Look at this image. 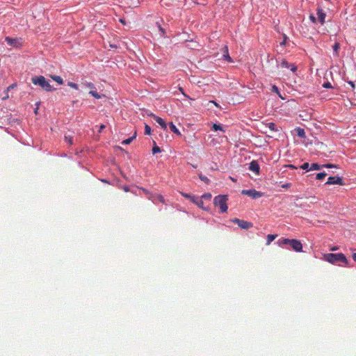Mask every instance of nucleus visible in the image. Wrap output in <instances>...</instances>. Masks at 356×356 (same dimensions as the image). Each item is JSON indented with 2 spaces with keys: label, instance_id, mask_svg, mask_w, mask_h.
I'll return each instance as SVG.
<instances>
[{
  "label": "nucleus",
  "instance_id": "nucleus-1",
  "mask_svg": "<svg viewBox=\"0 0 356 356\" xmlns=\"http://www.w3.org/2000/svg\"><path fill=\"white\" fill-rule=\"evenodd\" d=\"M279 245H289L291 247V250L296 252H302V243L298 239H289V238H280L278 241Z\"/></svg>",
  "mask_w": 356,
  "mask_h": 356
},
{
  "label": "nucleus",
  "instance_id": "nucleus-2",
  "mask_svg": "<svg viewBox=\"0 0 356 356\" xmlns=\"http://www.w3.org/2000/svg\"><path fill=\"white\" fill-rule=\"evenodd\" d=\"M325 260L332 264H336L338 262L343 263L347 265V259L343 253H327L323 256Z\"/></svg>",
  "mask_w": 356,
  "mask_h": 356
},
{
  "label": "nucleus",
  "instance_id": "nucleus-3",
  "mask_svg": "<svg viewBox=\"0 0 356 356\" xmlns=\"http://www.w3.org/2000/svg\"><path fill=\"white\" fill-rule=\"evenodd\" d=\"M31 81L34 85L40 86L45 91L50 92L54 90L49 81L43 76H35L32 77Z\"/></svg>",
  "mask_w": 356,
  "mask_h": 356
},
{
  "label": "nucleus",
  "instance_id": "nucleus-4",
  "mask_svg": "<svg viewBox=\"0 0 356 356\" xmlns=\"http://www.w3.org/2000/svg\"><path fill=\"white\" fill-rule=\"evenodd\" d=\"M227 197L225 195H219L213 198V205L219 208V212L225 213L227 212Z\"/></svg>",
  "mask_w": 356,
  "mask_h": 356
},
{
  "label": "nucleus",
  "instance_id": "nucleus-5",
  "mask_svg": "<svg viewBox=\"0 0 356 356\" xmlns=\"http://www.w3.org/2000/svg\"><path fill=\"white\" fill-rule=\"evenodd\" d=\"M232 222L235 223L238 225V227L243 229H248L252 228V223L250 222H248L244 220H240L237 218H232L230 220Z\"/></svg>",
  "mask_w": 356,
  "mask_h": 356
},
{
  "label": "nucleus",
  "instance_id": "nucleus-6",
  "mask_svg": "<svg viewBox=\"0 0 356 356\" xmlns=\"http://www.w3.org/2000/svg\"><path fill=\"white\" fill-rule=\"evenodd\" d=\"M83 85L86 87L90 89V90L89 91V94H90L95 98L100 99L102 97H105L104 95H100L98 93L96 88L95 87V86L92 83L86 82V83H83Z\"/></svg>",
  "mask_w": 356,
  "mask_h": 356
},
{
  "label": "nucleus",
  "instance_id": "nucleus-7",
  "mask_svg": "<svg viewBox=\"0 0 356 356\" xmlns=\"http://www.w3.org/2000/svg\"><path fill=\"white\" fill-rule=\"evenodd\" d=\"M241 194L246 195L248 197L253 198V199H257V198L262 197V193H261L260 191L254 190V189L243 190V191H241Z\"/></svg>",
  "mask_w": 356,
  "mask_h": 356
},
{
  "label": "nucleus",
  "instance_id": "nucleus-8",
  "mask_svg": "<svg viewBox=\"0 0 356 356\" xmlns=\"http://www.w3.org/2000/svg\"><path fill=\"white\" fill-rule=\"evenodd\" d=\"M325 184L327 185H339V186H343L344 182H343V180L339 176H334V177H330L327 178V182H325Z\"/></svg>",
  "mask_w": 356,
  "mask_h": 356
},
{
  "label": "nucleus",
  "instance_id": "nucleus-9",
  "mask_svg": "<svg viewBox=\"0 0 356 356\" xmlns=\"http://www.w3.org/2000/svg\"><path fill=\"white\" fill-rule=\"evenodd\" d=\"M149 199L151 200L152 202H159L161 204L165 203V200H163V195H161L160 194H156V195L149 194Z\"/></svg>",
  "mask_w": 356,
  "mask_h": 356
},
{
  "label": "nucleus",
  "instance_id": "nucleus-10",
  "mask_svg": "<svg viewBox=\"0 0 356 356\" xmlns=\"http://www.w3.org/2000/svg\"><path fill=\"white\" fill-rule=\"evenodd\" d=\"M5 40L7 42V43L11 47H17L21 44L19 40L17 38H11L10 37H6Z\"/></svg>",
  "mask_w": 356,
  "mask_h": 356
},
{
  "label": "nucleus",
  "instance_id": "nucleus-11",
  "mask_svg": "<svg viewBox=\"0 0 356 356\" xmlns=\"http://www.w3.org/2000/svg\"><path fill=\"white\" fill-rule=\"evenodd\" d=\"M249 170L256 173V175H259V170H260V167H259V164L257 161H252L249 163Z\"/></svg>",
  "mask_w": 356,
  "mask_h": 356
},
{
  "label": "nucleus",
  "instance_id": "nucleus-12",
  "mask_svg": "<svg viewBox=\"0 0 356 356\" xmlns=\"http://www.w3.org/2000/svg\"><path fill=\"white\" fill-rule=\"evenodd\" d=\"M280 65L282 67H285V68L291 67V70L293 72H295L297 70V67L296 65L289 64L286 60H282Z\"/></svg>",
  "mask_w": 356,
  "mask_h": 356
},
{
  "label": "nucleus",
  "instance_id": "nucleus-13",
  "mask_svg": "<svg viewBox=\"0 0 356 356\" xmlns=\"http://www.w3.org/2000/svg\"><path fill=\"white\" fill-rule=\"evenodd\" d=\"M317 15L320 23L323 24L325 23V14L321 8H318Z\"/></svg>",
  "mask_w": 356,
  "mask_h": 356
},
{
  "label": "nucleus",
  "instance_id": "nucleus-14",
  "mask_svg": "<svg viewBox=\"0 0 356 356\" xmlns=\"http://www.w3.org/2000/svg\"><path fill=\"white\" fill-rule=\"evenodd\" d=\"M153 115L154 120H155V121H156L157 124H159V126H161V127H162V129L165 130V129L167 128V124L165 123V121H163V118H161L159 116H156L154 115Z\"/></svg>",
  "mask_w": 356,
  "mask_h": 356
},
{
  "label": "nucleus",
  "instance_id": "nucleus-15",
  "mask_svg": "<svg viewBox=\"0 0 356 356\" xmlns=\"http://www.w3.org/2000/svg\"><path fill=\"white\" fill-rule=\"evenodd\" d=\"M135 138H136V131H134V134H133V136L131 137H129L127 139L122 141V145H129L134 140V139H135Z\"/></svg>",
  "mask_w": 356,
  "mask_h": 356
},
{
  "label": "nucleus",
  "instance_id": "nucleus-16",
  "mask_svg": "<svg viewBox=\"0 0 356 356\" xmlns=\"http://www.w3.org/2000/svg\"><path fill=\"white\" fill-rule=\"evenodd\" d=\"M170 129L172 133H174L178 136H180V132L178 131V129L176 128V126L175 124H173L172 122L170 123Z\"/></svg>",
  "mask_w": 356,
  "mask_h": 356
},
{
  "label": "nucleus",
  "instance_id": "nucleus-17",
  "mask_svg": "<svg viewBox=\"0 0 356 356\" xmlns=\"http://www.w3.org/2000/svg\"><path fill=\"white\" fill-rule=\"evenodd\" d=\"M321 168H322V165H320L316 163H314L310 165V169H309V170H320Z\"/></svg>",
  "mask_w": 356,
  "mask_h": 356
},
{
  "label": "nucleus",
  "instance_id": "nucleus-18",
  "mask_svg": "<svg viewBox=\"0 0 356 356\" xmlns=\"http://www.w3.org/2000/svg\"><path fill=\"white\" fill-rule=\"evenodd\" d=\"M211 129L214 131H221L222 132H225V130H223V128L221 125L216 124L215 123H213V125H211Z\"/></svg>",
  "mask_w": 356,
  "mask_h": 356
},
{
  "label": "nucleus",
  "instance_id": "nucleus-19",
  "mask_svg": "<svg viewBox=\"0 0 356 356\" xmlns=\"http://www.w3.org/2000/svg\"><path fill=\"white\" fill-rule=\"evenodd\" d=\"M296 132H297L298 137L300 138H305V132H304V130L300 128L296 129Z\"/></svg>",
  "mask_w": 356,
  "mask_h": 356
},
{
  "label": "nucleus",
  "instance_id": "nucleus-20",
  "mask_svg": "<svg viewBox=\"0 0 356 356\" xmlns=\"http://www.w3.org/2000/svg\"><path fill=\"white\" fill-rule=\"evenodd\" d=\"M224 54H223V56L225 57V58L228 60L229 62H231L232 61V58L231 57L229 56V54H228V48L227 46H225L224 47Z\"/></svg>",
  "mask_w": 356,
  "mask_h": 356
},
{
  "label": "nucleus",
  "instance_id": "nucleus-21",
  "mask_svg": "<svg viewBox=\"0 0 356 356\" xmlns=\"http://www.w3.org/2000/svg\"><path fill=\"white\" fill-rule=\"evenodd\" d=\"M64 141L70 145L73 144V138L70 136L65 135V136H64Z\"/></svg>",
  "mask_w": 356,
  "mask_h": 356
},
{
  "label": "nucleus",
  "instance_id": "nucleus-22",
  "mask_svg": "<svg viewBox=\"0 0 356 356\" xmlns=\"http://www.w3.org/2000/svg\"><path fill=\"white\" fill-rule=\"evenodd\" d=\"M192 202L197 205L198 207L200 208H202V205H204V202H202V200L199 198L195 199L194 201H192Z\"/></svg>",
  "mask_w": 356,
  "mask_h": 356
},
{
  "label": "nucleus",
  "instance_id": "nucleus-23",
  "mask_svg": "<svg viewBox=\"0 0 356 356\" xmlns=\"http://www.w3.org/2000/svg\"><path fill=\"white\" fill-rule=\"evenodd\" d=\"M339 48H340V44H339V43L336 42V43L334 44V46H333L334 54L335 56H338V55H339V54H338V51H339Z\"/></svg>",
  "mask_w": 356,
  "mask_h": 356
},
{
  "label": "nucleus",
  "instance_id": "nucleus-24",
  "mask_svg": "<svg viewBox=\"0 0 356 356\" xmlns=\"http://www.w3.org/2000/svg\"><path fill=\"white\" fill-rule=\"evenodd\" d=\"M277 237V235H268L267 236V243H266V244H267V245H270V243H271L272 241H273V240Z\"/></svg>",
  "mask_w": 356,
  "mask_h": 356
},
{
  "label": "nucleus",
  "instance_id": "nucleus-25",
  "mask_svg": "<svg viewBox=\"0 0 356 356\" xmlns=\"http://www.w3.org/2000/svg\"><path fill=\"white\" fill-rule=\"evenodd\" d=\"M208 109H213V106L219 108L218 105L213 101H210L207 103Z\"/></svg>",
  "mask_w": 356,
  "mask_h": 356
},
{
  "label": "nucleus",
  "instance_id": "nucleus-26",
  "mask_svg": "<svg viewBox=\"0 0 356 356\" xmlns=\"http://www.w3.org/2000/svg\"><path fill=\"white\" fill-rule=\"evenodd\" d=\"M325 177H326V172H319L317 175H316V179H317V180H322L324 178H325Z\"/></svg>",
  "mask_w": 356,
  "mask_h": 356
},
{
  "label": "nucleus",
  "instance_id": "nucleus-27",
  "mask_svg": "<svg viewBox=\"0 0 356 356\" xmlns=\"http://www.w3.org/2000/svg\"><path fill=\"white\" fill-rule=\"evenodd\" d=\"M299 117L301 118V120L307 121L311 118V115H309V113H303V115H300Z\"/></svg>",
  "mask_w": 356,
  "mask_h": 356
},
{
  "label": "nucleus",
  "instance_id": "nucleus-28",
  "mask_svg": "<svg viewBox=\"0 0 356 356\" xmlns=\"http://www.w3.org/2000/svg\"><path fill=\"white\" fill-rule=\"evenodd\" d=\"M51 78L56 81L57 83H58L59 84H62L63 83V79L59 76H56V75H54V76H51Z\"/></svg>",
  "mask_w": 356,
  "mask_h": 356
},
{
  "label": "nucleus",
  "instance_id": "nucleus-29",
  "mask_svg": "<svg viewBox=\"0 0 356 356\" xmlns=\"http://www.w3.org/2000/svg\"><path fill=\"white\" fill-rule=\"evenodd\" d=\"M181 194H183V196L185 197V198L188 199L191 201H193L195 199H198V197H195L191 195L188 193H181Z\"/></svg>",
  "mask_w": 356,
  "mask_h": 356
},
{
  "label": "nucleus",
  "instance_id": "nucleus-30",
  "mask_svg": "<svg viewBox=\"0 0 356 356\" xmlns=\"http://www.w3.org/2000/svg\"><path fill=\"white\" fill-rule=\"evenodd\" d=\"M156 25H157L158 29H159V31L161 33V36H164L165 33V29L161 27V24L157 22Z\"/></svg>",
  "mask_w": 356,
  "mask_h": 356
},
{
  "label": "nucleus",
  "instance_id": "nucleus-31",
  "mask_svg": "<svg viewBox=\"0 0 356 356\" xmlns=\"http://www.w3.org/2000/svg\"><path fill=\"white\" fill-rule=\"evenodd\" d=\"M323 168H337V165L331 164V163H326L323 165Z\"/></svg>",
  "mask_w": 356,
  "mask_h": 356
},
{
  "label": "nucleus",
  "instance_id": "nucleus-32",
  "mask_svg": "<svg viewBox=\"0 0 356 356\" xmlns=\"http://www.w3.org/2000/svg\"><path fill=\"white\" fill-rule=\"evenodd\" d=\"M268 129H270V131H275L277 129H275V124L273 122L268 123Z\"/></svg>",
  "mask_w": 356,
  "mask_h": 356
},
{
  "label": "nucleus",
  "instance_id": "nucleus-33",
  "mask_svg": "<svg viewBox=\"0 0 356 356\" xmlns=\"http://www.w3.org/2000/svg\"><path fill=\"white\" fill-rule=\"evenodd\" d=\"M159 152H160V148L157 145L154 146L153 149H152V153H153V154H155L159 153Z\"/></svg>",
  "mask_w": 356,
  "mask_h": 356
},
{
  "label": "nucleus",
  "instance_id": "nucleus-34",
  "mask_svg": "<svg viewBox=\"0 0 356 356\" xmlns=\"http://www.w3.org/2000/svg\"><path fill=\"white\" fill-rule=\"evenodd\" d=\"M146 135H150V133H152V129H150V127L148 124H145V131H144Z\"/></svg>",
  "mask_w": 356,
  "mask_h": 356
},
{
  "label": "nucleus",
  "instance_id": "nucleus-35",
  "mask_svg": "<svg viewBox=\"0 0 356 356\" xmlns=\"http://www.w3.org/2000/svg\"><path fill=\"white\" fill-rule=\"evenodd\" d=\"M300 168H302L303 170H309V163H303V164L300 165Z\"/></svg>",
  "mask_w": 356,
  "mask_h": 356
},
{
  "label": "nucleus",
  "instance_id": "nucleus-36",
  "mask_svg": "<svg viewBox=\"0 0 356 356\" xmlns=\"http://www.w3.org/2000/svg\"><path fill=\"white\" fill-rule=\"evenodd\" d=\"M200 180L203 181L204 183H205V184H208L209 183V179L207 177H206V176H204V175H200Z\"/></svg>",
  "mask_w": 356,
  "mask_h": 356
},
{
  "label": "nucleus",
  "instance_id": "nucleus-37",
  "mask_svg": "<svg viewBox=\"0 0 356 356\" xmlns=\"http://www.w3.org/2000/svg\"><path fill=\"white\" fill-rule=\"evenodd\" d=\"M68 86H70V87H72L73 88L78 89V85L75 83L69 82Z\"/></svg>",
  "mask_w": 356,
  "mask_h": 356
},
{
  "label": "nucleus",
  "instance_id": "nucleus-38",
  "mask_svg": "<svg viewBox=\"0 0 356 356\" xmlns=\"http://www.w3.org/2000/svg\"><path fill=\"white\" fill-rule=\"evenodd\" d=\"M283 38H284L283 41L280 42V45L281 46H284L286 44V40L288 38L287 36L285 34H284Z\"/></svg>",
  "mask_w": 356,
  "mask_h": 356
},
{
  "label": "nucleus",
  "instance_id": "nucleus-39",
  "mask_svg": "<svg viewBox=\"0 0 356 356\" xmlns=\"http://www.w3.org/2000/svg\"><path fill=\"white\" fill-rule=\"evenodd\" d=\"M323 86L324 88H332V85H331V83H330V82L324 83H323Z\"/></svg>",
  "mask_w": 356,
  "mask_h": 356
},
{
  "label": "nucleus",
  "instance_id": "nucleus-40",
  "mask_svg": "<svg viewBox=\"0 0 356 356\" xmlns=\"http://www.w3.org/2000/svg\"><path fill=\"white\" fill-rule=\"evenodd\" d=\"M272 91H273L275 92H277V93H279V89H278V88L276 86H273L272 87Z\"/></svg>",
  "mask_w": 356,
  "mask_h": 356
},
{
  "label": "nucleus",
  "instance_id": "nucleus-41",
  "mask_svg": "<svg viewBox=\"0 0 356 356\" xmlns=\"http://www.w3.org/2000/svg\"><path fill=\"white\" fill-rule=\"evenodd\" d=\"M309 18H310V19H311V21H312V22L316 23V17H315L314 15H311L309 16Z\"/></svg>",
  "mask_w": 356,
  "mask_h": 356
},
{
  "label": "nucleus",
  "instance_id": "nucleus-42",
  "mask_svg": "<svg viewBox=\"0 0 356 356\" xmlns=\"http://www.w3.org/2000/svg\"><path fill=\"white\" fill-rule=\"evenodd\" d=\"M104 129H105V125H104V124L99 125V132H102V131H103Z\"/></svg>",
  "mask_w": 356,
  "mask_h": 356
},
{
  "label": "nucleus",
  "instance_id": "nucleus-43",
  "mask_svg": "<svg viewBox=\"0 0 356 356\" xmlns=\"http://www.w3.org/2000/svg\"><path fill=\"white\" fill-rule=\"evenodd\" d=\"M203 197L209 199V198L211 197V195H210L209 193L205 194V195H203Z\"/></svg>",
  "mask_w": 356,
  "mask_h": 356
},
{
  "label": "nucleus",
  "instance_id": "nucleus-44",
  "mask_svg": "<svg viewBox=\"0 0 356 356\" xmlns=\"http://www.w3.org/2000/svg\"><path fill=\"white\" fill-rule=\"evenodd\" d=\"M40 102H37V103L35 104V105H36V108H35L34 111H37L39 109V105H40Z\"/></svg>",
  "mask_w": 356,
  "mask_h": 356
},
{
  "label": "nucleus",
  "instance_id": "nucleus-45",
  "mask_svg": "<svg viewBox=\"0 0 356 356\" xmlns=\"http://www.w3.org/2000/svg\"><path fill=\"white\" fill-rule=\"evenodd\" d=\"M352 259L356 262V252L352 254Z\"/></svg>",
  "mask_w": 356,
  "mask_h": 356
},
{
  "label": "nucleus",
  "instance_id": "nucleus-46",
  "mask_svg": "<svg viewBox=\"0 0 356 356\" xmlns=\"http://www.w3.org/2000/svg\"><path fill=\"white\" fill-rule=\"evenodd\" d=\"M348 83L351 86L352 88H355V84L353 81H349Z\"/></svg>",
  "mask_w": 356,
  "mask_h": 356
},
{
  "label": "nucleus",
  "instance_id": "nucleus-47",
  "mask_svg": "<svg viewBox=\"0 0 356 356\" xmlns=\"http://www.w3.org/2000/svg\"><path fill=\"white\" fill-rule=\"evenodd\" d=\"M288 167H289V168H292V169H296V167H295V166H293V165H291V164H290V165H288Z\"/></svg>",
  "mask_w": 356,
  "mask_h": 356
},
{
  "label": "nucleus",
  "instance_id": "nucleus-48",
  "mask_svg": "<svg viewBox=\"0 0 356 356\" xmlns=\"http://www.w3.org/2000/svg\"><path fill=\"white\" fill-rule=\"evenodd\" d=\"M282 187L288 188L289 187V184H284V185H282Z\"/></svg>",
  "mask_w": 356,
  "mask_h": 356
},
{
  "label": "nucleus",
  "instance_id": "nucleus-49",
  "mask_svg": "<svg viewBox=\"0 0 356 356\" xmlns=\"http://www.w3.org/2000/svg\"><path fill=\"white\" fill-rule=\"evenodd\" d=\"M336 250H337V248H332V249H331V250H332V251H334Z\"/></svg>",
  "mask_w": 356,
  "mask_h": 356
},
{
  "label": "nucleus",
  "instance_id": "nucleus-50",
  "mask_svg": "<svg viewBox=\"0 0 356 356\" xmlns=\"http://www.w3.org/2000/svg\"><path fill=\"white\" fill-rule=\"evenodd\" d=\"M143 191H144V192H145L146 194H149V193H148V191H147V190L144 189Z\"/></svg>",
  "mask_w": 356,
  "mask_h": 356
},
{
  "label": "nucleus",
  "instance_id": "nucleus-51",
  "mask_svg": "<svg viewBox=\"0 0 356 356\" xmlns=\"http://www.w3.org/2000/svg\"><path fill=\"white\" fill-rule=\"evenodd\" d=\"M162 3H165V0H161Z\"/></svg>",
  "mask_w": 356,
  "mask_h": 356
},
{
  "label": "nucleus",
  "instance_id": "nucleus-52",
  "mask_svg": "<svg viewBox=\"0 0 356 356\" xmlns=\"http://www.w3.org/2000/svg\"><path fill=\"white\" fill-rule=\"evenodd\" d=\"M191 49H193V48H194V47H193V44H191Z\"/></svg>",
  "mask_w": 356,
  "mask_h": 356
},
{
  "label": "nucleus",
  "instance_id": "nucleus-53",
  "mask_svg": "<svg viewBox=\"0 0 356 356\" xmlns=\"http://www.w3.org/2000/svg\"><path fill=\"white\" fill-rule=\"evenodd\" d=\"M191 49H193V48H194V47H193V44H191Z\"/></svg>",
  "mask_w": 356,
  "mask_h": 356
},
{
  "label": "nucleus",
  "instance_id": "nucleus-54",
  "mask_svg": "<svg viewBox=\"0 0 356 356\" xmlns=\"http://www.w3.org/2000/svg\"><path fill=\"white\" fill-rule=\"evenodd\" d=\"M120 22H121L122 23H123V24L124 23V21H123L122 19H120Z\"/></svg>",
  "mask_w": 356,
  "mask_h": 356
}]
</instances>
